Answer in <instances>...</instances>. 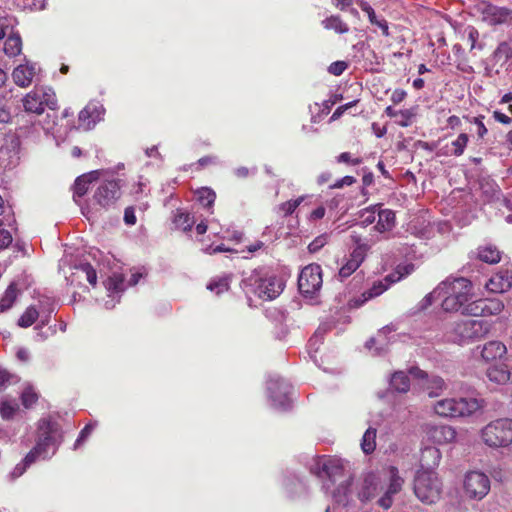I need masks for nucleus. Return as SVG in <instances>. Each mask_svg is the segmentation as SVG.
<instances>
[{
  "label": "nucleus",
  "mask_w": 512,
  "mask_h": 512,
  "mask_svg": "<svg viewBox=\"0 0 512 512\" xmlns=\"http://www.w3.org/2000/svg\"><path fill=\"white\" fill-rule=\"evenodd\" d=\"M403 484L404 480L400 477L398 469L390 466L381 475L374 473L366 475L358 497L362 502H367L380 496L377 504L387 510L393 504V496L401 491Z\"/></svg>",
  "instance_id": "f257e3e1"
},
{
  "label": "nucleus",
  "mask_w": 512,
  "mask_h": 512,
  "mask_svg": "<svg viewBox=\"0 0 512 512\" xmlns=\"http://www.w3.org/2000/svg\"><path fill=\"white\" fill-rule=\"evenodd\" d=\"M311 472L323 480V488L330 492L338 504L348 501L352 478L346 473L344 463L335 457H321L311 467Z\"/></svg>",
  "instance_id": "f03ea898"
},
{
  "label": "nucleus",
  "mask_w": 512,
  "mask_h": 512,
  "mask_svg": "<svg viewBox=\"0 0 512 512\" xmlns=\"http://www.w3.org/2000/svg\"><path fill=\"white\" fill-rule=\"evenodd\" d=\"M486 402L482 398H444L434 403V411L441 417H468L483 409Z\"/></svg>",
  "instance_id": "7ed1b4c3"
},
{
  "label": "nucleus",
  "mask_w": 512,
  "mask_h": 512,
  "mask_svg": "<svg viewBox=\"0 0 512 512\" xmlns=\"http://www.w3.org/2000/svg\"><path fill=\"white\" fill-rule=\"evenodd\" d=\"M243 289L252 292L263 300H272L283 291L284 284L273 274L262 270L253 271L248 277L242 280Z\"/></svg>",
  "instance_id": "20e7f679"
},
{
  "label": "nucleus",
  "mask_w": 512,
  "mask_h": 512,
  "mask_svg": "<svg viewBox=\"0 0 512 512\" xmlns=\"http://www.w3.org/2000/svg\"><path fill=\"white\" fill-rule=\"evenodd\" d=\"M491 325L484 320L467 319L454 322L447 331L449 341L465 345L479 341L490 331Z\"/></svg>",
  "instance_id": "39448f33"
},
{
  "label": "nucleus",
  "mask_w": 512,
  "mask_h": 512,
  "mask_svg": "<svg viewBox=\"0 0 512 512\" xmlns=\"http://www.w3.org/2000/svg\"><path fill=\"white\" fill-rule=\"evenodd\" d=\"M480 439L489 448L509 447L512 443V420L499 418L489 422L480 430Z\"/></svg>",
  "instance_id": "423d86ee"
},
{
  "label": "nucleus",
  "mask_w": 512,
  "mask_h": 512,
  "mask_svg": "<svg viewBox=\"0 0 512 512\" xmlns=\"http://www.w3.org/2000/svg\"><path fill=\"white\" fill-rule=\"evenodd\" d=\"M414 493L424 503L436 502L441 493V482L433 470H419L414 480Z\"/></svg>",
  "instance_id": "0eeeda50"
},
{
  "label": "nucleus",
  "mask_w": 512,
  "mask_h": 512,
  "mask_svg": "<svg viewBox=\"0 0 512 512\" xmlns=\"http://www.w3.org/2000/svg\"><path fill=\"white\" fill-rule=\"evenodd\" d=\"M322 269L318 264L304 267L298 277L299 291L306 297H313L322 287Z\"/></svg>",
  "instance_id": "6e6552de"
},
{
  "label": "nucleus",
  "mask_w": 512,
  "mask_h": 512,
  "mask_svg": "<svg viewBox=\"0 0 512 512\" xmlns=\"http://www.w3.org/2000/svg\"><path fill=\"white\" fill-rule=\"evenodd\" d=\"M463 489L469 499L481 500L490 491V479L480 471L467 472L464 476Z\"/></svg>",
  "instance_id": "1a4fd4ad"
},
{
  "label": "nucleus",
  "mask_w": 512,
  "mask_h": 512,
  "mask_svg": "<svg viewBox=\"0 0 512 512\" xmlns=\"http://www.w3.org/2000/svg\"><path fill=\"white\" fill-rule=\"evenodd\" d=\"M39 430L40 434L36 445L41 444V454L43 459H45L50 451L52 454L55 453L57 446L61 442L62 434L57 423L46 420L41 422Z\"/></svg>",
  "instance_id": "9d476101"
},
{
  "label": "nucleus",
  "mask_w": 512,
  "mask_h": 512,
  "mask_svg": "<svg viewBox=\"0 0 512 512\" xmlns=\"http://www.w3.org/2000/svg\"><path fill=\"white\" fill-rule=\"evenodd\" d=\"M290 385L282 378H271L268 382L269 397L273 406L280 409H286L289 406Z\"/></svg>",
  "instance_id": "9b49d317"
},
{
  "label": "nucleus",
  "mask_w": 512,
  "mask_h": 512,
  "mask_svg": "<svg viewBox=\"0 0 512 512\" xmlns=\"http://www.w3.org/2000/svg\"><path fill=\"white\" fill-rule=\"evenodd\" d=\"M120 195V185L118 181L111 180L100 184L93 198L99 206L108 208L116 203Z\"/></svg>",
  "instance_id": "f8f14e48"
},
{
  "label": "nucleus",
  "mask_w": 512,
  "mask_h": 512,
  "mask_svg": "<svg viewBox=\"0 0 512 512\" xmlns=\"http://www.w3.org/2000/svg\"><path fill=\"white\" fill-rule=\"evenodd\" d=\"M354 241L357 243V246L350 254V258L347 260V262L340 268L338 273L340 280L346 279L357 270V268L364 261L366 253L370 248L367 244L359 243V239H354Z\"/></svg>",
  "instance_id": "ddd939ff"
},
{
  "label": "nucleus",
  "mask_w": 512,
  "mask_h": 512,
  "mask_svg": "<svg viewBox=\"0 0 512 512\" xmlns=\"http://www.w3.org/2000/svg\"><path fill=\"white\" fill-rule=\"evenodd\" d=\"M448 285L444 288V293H450L455 297L463 306L471 300L472 297V283L466 278H456L453 281H443Z\"/></svg>",
  "instance_id": "4468645a"
},
{
  "label": "nucleus",
  "mask_w": 512,
  "mask_h": 512,
  "mask_svg": "<svg viewBox=\"0 0 512 512\" xmlns=\"http://www.w3.org/2000/svg\"><path fill=\"white\" fill-rule=\"evenodd\" d=\"M483 20L489 25L495 26L508 23L512 20V10L507 7H499L485 4L482 9Z\"/></svg>",
  "instance_id": "2eb2a0df"
},
{
  "label": "nucleus",
  "mask_w": 512,
  "mask_h": 512,
  "mask_svg": "<svg viewBox=\"0 0 512 512\" xmlns=\"http://www.w3.org/2000/svg\"><path fill=\"white\" fill-rule=\"evenodd\" d=\"M487 290L493 293H504L512 288V271L501 269L485 284Z\"/></svg>",
  "instance_id": "dca6fc26"
},
{
  "label": "nucleus",
  "mask_w": 512,
  "mask_h": 512,
  "mask_svg": "<svg viewBox=\"0 0 512 512\" xmlns=\"http://www.w3.org/2000/svg\"><path fill=\"white\" fill-rule=\"evenodd\" d=\"M427 435L434 443L448 444L456 439V430L449 425H429Z\"/></svg>",
  "instance_id": "f3484780"
},
{
  "label": "nucleus",
  "mask_w": 512,
  "mask_h": 512,
  "mask_svg": "<svg viewBox=\"0 0 512 512\" xmlns=\"http://www.w3.org/2000/svg\"><path fill=\"white\" fill-rule=\"evenodd\" d=\"M101 109L93 103H89L78 116L79 127L89 130L101 119Z\"/></svg>",
  "instance_id": "a211bd4d"
},
{
  "label": "nucleus",
  "mask_w": 512,
  "mask_h": 512,
  "mask_svg": "<svg viewBox=\"0 0 512 512\" xmlns=\"http://www.w3.org/2000/svg\"><path fill=\"white\" fill-rule=\"evenodd\" d=\"M35 73L34 64H21L14 68L12 78L17 86L26 88L32 83Z\"/></svg>",
  "instance_id": "6ab92c4d"
},
{
  "label": "nucleus",
  "mask_w": 512,
  "mask_h": 512,
  "mask_svg": "<svg viewBox=\"0 0 512 512\" xmlns=\"http://www.w3.org/2000/svg\"><path fill=\"white\" fill-rule=\"evenodd\" d=\"M507 352L506 346L500 341L487 342L481 351V357L489 362L501 358Z\"/></svg>",
  "instance_id": "aec40b11"
},
{
  "label": "nucleus",
  "mask_w": 512,
  "mask_h": 512,
  "mask_svg": "<svg viewBox=\"0 0 512 512\" xmlns=\"http://www.w3.org/2000/svg\"><path fill=\"white\" fill-rule=\"evenodd\" d=\"M97 177H98V172L92 171L90 173L83 174V175L79 176L75 180V183L73 186V190H74L73 198L75 201H76L77 197L80 198L87 193V191L89 189V185L93 181H95L97 179Z\"/></svg>",
  "instance_id": "412c9836"
},
{
  "label": "nucleus",
  "mask_w": 512,
  "mask_h": 512,
  "mask_svg": "<svg viewBox=\"0 0 512 512\" xmlns=\"http://www.w3.org/2000/svg\"><path fill=\"white\" fill-rule=\"evenodd\" d=\"M22 104L25 112L34 113L40 115L44 112V108L42 106V102L39 96V91L34 89L27 93L25 97L22 99Z\"/></svg>",
  "instance_id": "4be33fe9"
},
{
  "label": "nucleus",
  "mask_w": 512,
  "mask_h": 512,
  "mask_svg": "<svg viewBox=\"0 0 512 512\" xmlns=\"http://www.w3.org/2000/svg\"><path fill=\"white\" fill-rule=\"evenodd\" d=\"M476 258L487 264H496L501 260V253L496 246L488 244L477 248Z\"/></svg>",
  "instance_id": "5701e85b"
},
{
  "label": "nucleus",
  "mask_w": 512,
  "mask_h": 512,
  "mask_svg": "<svg viewBox=\"0 0 512 512\" xmlns=\"http://www.w3.org/2000/svg\"><path fill=\"white\" fill-rule=\"evenodd\" d=\"M441 459V453L439 449L435 447H426L421 453V466L422 470H432V468L439 465Z\"/></svg>",
  "instance_id": "b1692460"
},
{
  "label": "nucleus",
  "mask_w": 512,
  "mask_h": 512,
  "mask_svg": "<svg viewBox=\"0 0 512 512\" xmlns=\"http://www.w3.org/2000/svg\"><path fill=\"white\" fill-rule=\"evenodd\" d=\"M486 375L491 382L505 384L510 380V370L506 365H494L487 369Z\"/></svg>",
  "instance_id": "393cba45"
},
{
  "label": "nucleus",
  "mask_w": 512,
  "mask_h": 512,
  "mask_svg": "<svg viewBox=\"0 0 512 512\" xmlns=\"http://www.w3.org/2000/svg\"><path fill=\"white\" fill-rule=\"evenodd\" d=\"M395 219V213L392 210H381L378 213V221L374 228L380 233L390 231L395 226Z\"/></svg>",
  "instance_id": "a878e982"
},
{
  "label": "nucleus",
  "mask_w": 512,
  "mask_h": 512,
  "mask_svg": "<svg viewBox=\"0 0 512 512\" xmlns=\"http://www.w3.org/2000/svg\"><path fill=\"white\" fill-rule=\"evenodd\" d=\"M18 293L19 291L17 289V285L12 282L7 287L0 299V312H5L13 306L15 300L17 299Z\"/></svg>",
  "instance_id": "bb28decb"
},
{
  "label": "nucleus",
  "mask_w": 512,
  "mask_h": 512,
  "mask_svg": "<svg viewBox=\"0 0 512 512\" xmlns=\"http://www.w3.org/2000/svg\"><path fill=\"white\" fill-rule=\"evenodd\" d=\"M390 387L400 393H406L410 389V379L403 372H395L390 379Z\"/></svg>",
  "instance_id": "cd10ccee"
},
{
  "label": "nucleus",
  "mask_w": 512,
  "mask_h": 512,
  "mask_svg": "<svg viewBox=\"0 0 512 512\" xmlns=\"http://www.w3.org/2000/svg\"><path fill=\"white\" fill-rule=\"evenodd\" d=\"M359 5H360V8L362 9V11L367 13L371 24L377 25L381 29L383 35L389 36V27H388L387 21L384 19L378 20L374 9L367 2L362 1V2H360Z\"/></svg>",
  "instance_id": "c85d7f7f"
},
{
  "label": "nucleus",
  "mask_w": 512,
  "mask_h": 512,
  "mask_svg": "<svg viewBox=\"0 0 512 512\" xmlns=\"http://www.w3.org/2000/svg\"><path fill=\"white\" fill-rule=\"evenodd\" d=\"M4 52L9 57L20 54L22 50V41L18 34L9 35L4 43Z\"/></svg>",
  "instance_id": "c756f323"
},
{
  "label": "nucleus",
  "mask_w": 512,
  "mask_h": 512,
  "mask_svg": "<svg viewBox=\"0 0 512 512\" xmlns=\"http://www.w3.org/2000/svg\"><path fill=\"white\" fill-rule=\"evenodd\" d=\"M482 303L483 316L498 315L504 309L503 302L497 298H485L482 299Z\"/></svg>",
  "instance_id": "7c9ffc66"
},
{
  "label": "nucleus",
  "mask_w": 512,
  "mask_h": 512,
  "mask_svg": "<svg viewBox=\"0 0 512 512\" xmlns=\"http://www.w3.org/2000/svg\"><path fill=\"white\" fill-rule=\"evenodd\" d=\"M322 25L327 30H334L336 33H347L349 31L348 25L342 21L337 15L327 17L322 21Z\"/></svg>",
  "instance_id": "2f4dec72"
},
{
  "label": "nucleus",
  "mask_w": 512,
  "mask_h": 512,
  "mask_svg": "<svg viewBox=\"0 0 512 512\" xmlns=\"http://www.w3.org/2000/svg\"><path fill=\"white\" fill-rule=\"evenodd\" d=\"M512 57V47L508 42H501L494 50L492 54V59L498 63L501 62L505 64Z\"/></svg>",
  "instance_id": "473e14b6"
},
{
  "label": "nucleus",
  "mask_w": 512,
  "mask_h": 512,
  "mask_svg": "<svg viewBox=\"0 0 512 512\" xmlns=\"http://www.w3.org/2000/svg\"><path fill=\"white\" fill-rule=\"evenodd\" d=\"M375 448H376V429L369 427L365 431V433L362 437L361 449L363 450V452L365 454H370L375 450Z\"/></svg>",
  "instance_id": "72a5a7b5"
},
{
  "label": "nucleus",
  "mask_w": 512,
  "mask_h": 512,
  "mask_svg": "<svg viewBox=\"0 0 512 512\" xmlns=\"http://www.w3.org/2000/svg\"><path fill=\"white\" fill-rule=\"evenodd\" d=\"M42 102V106L51 110L57 109V98L55 92L51 88L37 89Z\"/></svg>",
  "instance_id": "f704fd0d"
},
{
  "label": "nucleus",
  "mask_w": 512,
  "mask_h": 512,
  "mask_svg": "<svg viewBox=\"0 0 512 512\" xmlns=\"http://www.w3.org/2000/svg\"><path fill=\"white\" fill-rule=\"evenodd\" d=\"M12 121L11 106L6 94L0 93V124H8Z\"/></svg>",
  "instance_id": "c9c22d12"
},
{
  "label": "nucleus",
  "mask_w": 512,
  "mask_h": 512,
  "mask_svg": "<svg viewBox=\"0 0 512 512\" xmlns=\"http://www.w3.org/2000/svg\"><path fill=\"white\" fill-rule=\"evenodd\" d=\"M229 281L230 276L215 278L209 282L207 289L219 295L229 289Z\"/></svg>",
  "instance_id": "e433bc0d"
},
{
  "label": "nucleus",
  "mask_w": 512,
  "mask_h": 512,
  "mask_svg": "<svg viewBox=\"0 0 512 512\" xmlns=\"http://www.w3.org/2000/svg\"><path fill=\"white\" fill-rule=\"evenodd\" d=\"M388 286H389V284H385L382 281H378V282L374 283L370 289L363 292V294H362L363 299L361 300V304L376 297V296L381 295L384 291L387 290Z\"/></svg>",
  "instance_id": "4c0bfd02"
},
{
  "label": "nucleus",
  "mask_w": 512,
  "mask_h": 512,
  "mask_svg": "<svg viewBox=\"0 0 512 512\" xmlns=\"http://www.w3.org/2000/svg\"><path fill=\"white\" fill-rule=\"evenodd\" d=\"M124 279L121 274L114 273L104 283L109 293H118L124 289Z\"/></svg>",
  "instance_id": "58836bf2"
},
{
  "label": "nucleus",
  "mask_w": 512,
  "mask_h": 512,
  "mask_svg": "<svg viewBox=\"0 0 512 512\" xmlns=\"http://www.w3.org/2000/svg\"><path fill=\"white\" fill-rule=\"evenodd\" d=\"M39 316V312L33 306L28 307L18 320V325L23 328L31 326Z\"/></svg>",
  "instance_id": "ea45409f"
},
{
  "label": "nucleus",
  "mask_w": 512,
  "mask_h": 512,
  "mask_svg": "<svg viewBox=\"0 0 512 512\" xmlns=\"http://www.w3.org/2000/svg\"><path fill=\"white\" fill-rule=\"evenodd\" d=\"M447 285V283H441L432 292L428 293L419 303L420 309L424 310L432 305V303L442 294Z\"/></svg>",
  "instance_id": "a19ab883"
},
{
  "label": "nucleus",
  "mask_w": 512,
  "mask_h": 512,
  "mask_svg": "<svg viewBox=\"0 0 512 512\" xmlns=\"http://www.w3.org/2000/svg\"><path fill=\"white\" fill-rule=\"evenodd\" d=\"M469 141V136L466 133H461L458 137L451 142L452 150L451 154L454 156H461Z\"/></svg>",
  "instance_id": "79ce46f5"
},
{
  "label": "nucleus",
  "mask_w": 512,
  "mask_h": 512,
  "mask_svg": "<svg viewBox=\"0 0 512 512\" xmlns=\"http://www.w3.org/2000/svg\"><path fill=\"white\" fill-rule=\"evenodd\" d=\"M482 307H483L482 299L467 302L463 306L462 314L474 316V317L483 316Z\"/></svg>",
  "instance_id": "37998d69"
},
{
  "label": "nucleus",
  "mask_w": 512,
  "mask_h": 512,
  "mask_svg": "<svg viewBox=\"0 0 512 512\" xmlns=\"http://www.w3.org/2000/svg\"><path fill=\"white\" fill-rule=\"evenodd\" d=\"M15 19L12 16H0V39L13 33Z\"/></svg>",
  "instance_id": "c03bdc74"
},
{
  "label": "nucleus",
  "mask_w": 512,
  "mask_h": 512,
  "mask_svg": "<svg viewBox=\"0 0 512 512\" xmlns=\"http://www.w3.org/2000/svg\"><path fill=\"white\" fill-rule=\"evenodd\" d=\"M216 199V194L210 188H202L198 191V200L204 207H211Z\"/></svg>",
  "instance_id": "a18cd8bd"
},
{
  "label": "nucleus",
  "mask_w": 512,
  "mask_h": 512,
  "mask_svg": "<svg viewBox=\"0 0 512 512\" xmlns=\"http://www.w3.org/2000/svg\"><path fill=\"white\" fill-rule=\"evenodd\" d=\"M38 400V394L33 387L27 386L21 393V401L24 407L30 408Z\"/></svg>",
  "instance_id": "49530a36"
},
{
  "label": "nucleus",
  "mask_w": 512,
  "mask_h": 512,
  "mask_svg": "<svg viewBox=\"0 0 512 512\" xmlns=\"http://www.w3.org/2000/svg\"><path fill=\"white\" fill-rule=\"evenodd\" d=\"M174 222L176 226L183 231L191 229L194 224L193 218L188 213L180 212L175 216Z\"/></svg>",
  "instance_id": "de8ad7c7"
},
{
  "label": "nucleus",
  "mask_w": 512,
  "mask_h": 512,
  "mask_svg": "<svg viewBox=\"0 0 512 512\" xmlns=\"http://www.w3.org/2000/svg\"><path fill=\"white\" fill-rule=\"evenodd\" d=\"M19 382V377L16 374L10 373L6 369H0V388L6 389L10 385Z\"/></svg>",
  "instance_id": "09e8293b"
},
{
  "label": "nucleus",
  "mask_w": 512,
  "mask_h": 512,
  "mask_svg": "<svg viewBox=\"0 0 512 512\" xmlns=\"http://www.w3.org/2000/svg\"><path fill=\"white\" fill-rule=\"evenodd\" d=\"M445 388V382L441 377L433 376L428 380L427 389L430 390L429 396H437L438 391H442Z\"/></svg>",
  "instance_id": "8fccbe9b"
},
{
  "label": "nucleus",
  "mask_w": 512,
  "mask_h": 512,
  "mask_svg": "<svg viewBox=\"0 0 512 512\" xmlns=\"http://www.w3.org/2000/svg\"><path fill=\"white\" fill-rule=\"evenodd\" d=\"M447 294L448 295L442 301V308L447 312L459 311V310L462 311L463 305L460 304V302H458V300H456L452 294H450V293H447Z\"/></svg>",
  "instance_id": "3c124183"
},
{
  "label": "nucleus",
  "mask_w": 512,
  "mask_h": 512,
  "mask_svg": "<svg viewBox=\"0 0 512 512\" xmlns=\"http://www.w3.org/2000/svg\"><path fill=\"white\" fill-rule=\"evenodd\" d=\"M304 196H300L295 200H289L279 205V210L284 213V216L291 215L296 208L303 202Z\"/></svg>",
  "instance_id": "603ef678"
},
{
  "label": "nucleus",
  "mask_w": 512,
  "mask_h": 512,
  "mask_svg": "<svg viewBox=\"0 0 512 512\" xmlns=\"http://www.w3.org/2000/svg\"><path fill=\"white\" fill-rule=\"evenodd\" d=\"M78 269L83 272L86 276L87 281L95 286L97 283V274L95 269L89 263H82L79 265Z\"/></svg>",
  "instance_id": "864d4df0"
},
{
  "label": "nucleus",
  "mask_w": 512,
  "mask_h": 512,
  "mask_svg": "<svg viewBox=\"0 0 512 512\" xmlns=\"http://www.w3.org/2000/svg\"><path fill=\"white\" fill-rule=\"evenodd\" d=\"M413 269L412 266H404L398 267L395 274H390L385 278V281H388L389 284L397 282L401 280L404 276L408 275L410 271Z\"/></svg>",
  "instance_id": "5fc2aeb1"
},
{
  "label": "nucleus",
  "mask_w": 512,
  "mask_h": 512,
  "mask_svg": "<svg viewBox=\"0 0 512 512\" xmlns=\"http://www.w3.org/2000/svg\"><path fill=\"white\" fill-rule=\"evenodd\" d=\"M3 226V221L0 220V250L7 248L12 242L11 233Z\"/></svg>",
  "instance_id": "6e6d98bb"
},
{
  "label": "nucleus",
  "mask_w": 512,
  "mask_h": 512,
  "mask_svg": "<svg viewBox=\"0 0 512 512\" xmlns=\"http://www.w3.org/2000/svg\"><path fill=\"white\" fill-rule=\"evenodd\" d=\"M41 444L36 445L24 458L23 463L29 467L32 463L35 462V460L39 457L43 458V455L41 454Z\"/></svg>",
  "instance_id": "4d7b16f0"
},
{
  "label": "nucleus",
  "mask_w": 512,
  "mask_h": 512,
  "mask_svg": "<svg viewBox=\"0 0 512 512\" xmlns=\"http://www.w3.org/2000/svg\"><path fill=\"white\" fill-rule=\"evenodd\" d=\"M414 112L411 109H405L399 111L400 120L397 121V124L401 127H407L411 124V120L414 117Z\"/></svg>",
  "instance_id": "13d9d810"
},
{
  "label": "nucleus",
  "mask_w": 512,
  "mask_h": 512,
  "mask_svg": "<svg viewBox=\"0 0 512 512\" xmlns=\"http://www.w3.org/2000/svg\"><path fill=\"white\" fill-rule=\"evenodd\" d=\"M361 223L363 226H368L375 221V207L366 208L361 211Z\"/></svg>",
  "instance_id": "bf43d9fd"
},
{
  "label": "nucleus",
  "mask_w": 512,
  "mask_h": 512,
  "mask_svg": "<svg viewBox=\"0 0 512 512\" xmlns=\"http://www.w3.org/2000/svg\"><path fill=\"white\" fill-rule=\"evenodd\" d=\"M465 32L467 33L468 40L471 43L470 49L473 50L475 48L482 49V45L477 46V40L479 38V32L476 28L469 26L466 28Z\"/></svg>",
  "instance_id": "052dcab7"
},
{
  "label": "nucleus",
  "mask_w": 512,
  "mask_h": 512,
  "mask_svg": "<svg viewBox=\"0 0 512 512\" xmlns=\"http://www.w3.org/2000/svg\"><path fill=\"white\" fill-rule=\"evenodd\" d=\"M482 190L490 200L500 192L498 186L491 181H486L485 183H483Z\"/></svg>",
  "instance_id": "680f3d73"
},
{
  "label": "nucleus",
  "mask_w": 512,
  "mask_h": 512,
  "mask_svg": "<svg viewBox=\"0 0 512 512\" xmlns=\"http://www.w3.org/2000/svg\"><path fill=\"white\" fill-rule=\"evenodd\" d=\"M347 67L348 65L346 62L336 61L330 64L328 71L335 76H339L347 69Z\"/></svg>",
  "instance_id": "e2e57ef3"
},
{
  "label": "nucleus",
  "mask_w": 512,
  "mask_h": 512,
  "mask_svg": "<svg viewBox=\"0 0 512 512\" xmlns=\"http://www.w3.org/2000/svg\"><path fill=\"white\" fill-rule=\"evenodd\" d=\"M17 410L16 406L11 405L8 402H3L0 406V413L2 418L4 419H10L13 417Z\"/></svg>",
  "instance_id": "0e129e2a"
},
{
  "label": "nucleus",
  "mask_w": 512,
  "mask_h": 512,
  "mask_svg": "<svg viewBox=\"0 0 512 512\" xmlns=\"http://www.w3.org/2000/svg\"><path fill=\"white\" fill-rule=\"evenodd\" d=\"M337 161L340 163H346L351 165H359L362 163L361 158H352L349 152H343L337 157Z\"/></svg>",
  "instance_id": "69168bd1"
},
{
  "label": "nucleus",
  "mask_w": 512,
  "mask_h": 512,
  "mask_svg": "<svg viewBox=\"0 0 512 512\" xmlns=\"http://www.w3.org/2000/svg\"><path fill=\"white\" fill-rule=\"evenodd\" d=\"M94 426L92 424H87L80 432L76 442L75 448H77L93 431Z\"/></svg>",
  "instance_id": "338daca9"
},
{
  "label": "nucleus",
  "mask_w": 512,
  "mask_h": 512,
  "mask_svg": "<svg viewBox=\"0 0 512 512\" xmlns=\"http://www.w3.org/2000/svg\"><path fill=\"white\" fill-rule=\"evenodd\" d=\"M356 182V179L353 177V176H344L343 178H341L340 180H337L332 186L331 188H342L344 187L345 185L346 186H350L352 184H354Z\"/></svg>",
  "instance_id": "774afa93"
}]
</instances>
